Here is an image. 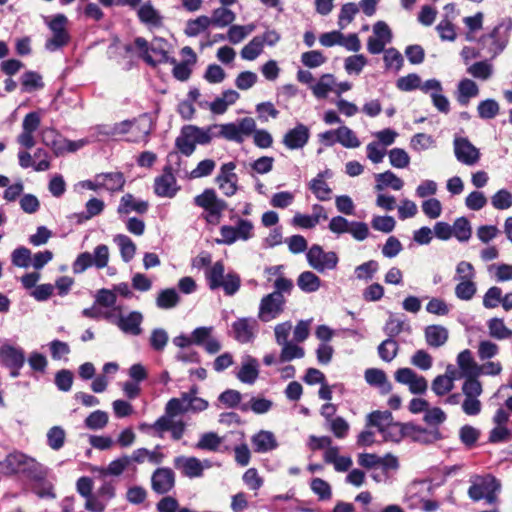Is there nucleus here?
I'll return each instance as SVG.
<instances>
[{
	"instance_id": "f257e3e1",
	"label": "nucleus",
	"mask_w": 512,
	"mask_h": 512,
	"mask_svg": "<svg viewBox=\"0 0 512 512\" xmlns=\"http://www.w3.org/2000/svg\"><path fill=\"white\" fill-rule=\"evenodd\" d=\"M19 477L27 480L32 491L40 498L54 499L56 497L53 485L54 477L50 468L34 457L30 456Z\"/></svg>"
},
{
	"instance_id": "f03ea898",
	"label": "nucleus",
	"mask_w": 512,
	"mask_h": 512,
	"mask_svg": "<svg viewBox=\"0 0 512 512\" xmlns=\"http://www.w3.org/2000/svg\"><path fill=\"white\" fill-rule=\"evenodd\" d=\"M19 477L27 480L32 491L40 498L54 499L56 497L53 485L54 477L50 468L34 457L30 456Z\"/></svg>"
},
{
	"instance_id": "7ed1b4c3",
	"label": "nucleus",
	"mask_w": 512,
	"mask_h": 512,
	"mask_svg": "<svg viewBox=\"0 0 512 512\" xmlns=\"http://www.w3.org/2000/svg\"><path fill=\"white\" fill-rule=\"evenodd\" d=\"M512 31V19H502L490 32L478 39L479 49L490 57L496 58L507 47Z\"/></svg>"
},
{
	"instance_id": "20e7f679",
	"label": "nucleus",
	"mask_w": 512,
	"mask_h": 512,
	"mask_svg": "<svg viewBox=\"0 0 512 512\" xmlns=\"http://www.w3.org/2000/svg\"><path fill=\"white\" fill-rule=\"evenodd\" d=\"M205 280L211 291L222 289L226 296L235 295L241 287V278L234 272L225 273L223 261H216L204 272Z\"/></svg>"
},
{
	"instance_id": "39448f33",
	"label": "nucleus",
	"mask_w": 512,
	"mask_h": 512,
	"mask_svg": "<svg viewBox=\"0 0 512 512\" xmlns=\"http://www.w3.org/2000/svg\"><path fill=\"white\" fill-rule=\"evenodd\" d=\"M500 490L501 483L493 475L475 476L471 479L468 496L473 501L484 499L487 504L493 505L498 502V493Z\"/></svg>"
},
{
	"instance_id": "423d86ee",
	"label": "nucleus",
	"mask_w": 512,
	"mask_h": 512,
	"mask_svg": "<svg viewBox=\"0 0 512 512\" xmlns=\"http://www.w3.org/2000/svg\"><path fill=\"white\" fill-rule=\"evenodd\" d=\"M194 204L204 210L202 218L210 225H218L227 203L218 198L214 189H205L201 194L194 197Z\"/></svg>"
},
{
	"instance_id": "0eeeda50",
	"label": "nucleus",
	"mask_w": 512,
	"mask_h": 512,
	"mask_svg": "<svg viewBox=\"0 0 512 512\" xmlns=\"http://www.w3.org/2000/svg\"><path fill=\"white\" fill-rule=\"evenodd\" d=\"M134 45L139 51V56L152 67L170 61L166 50L167 41L163 38H155L151 44H149L145 38L136 37Z\"/></svg>"
},
{
	"instance_id": "6e6552de",
	"label": "nucleus",
	"mask_w": 512,
	"mask_h": 512,
	"mask_svg": "<svg viewBox=\"0 0 512 512\" xmlns=\"http://www.w3.org/2000/svg\"><path fill=\"white\" fill-rule=\"evenodd\" d=\"M209 133L208 127L183 126L175 140V146L183 155L190 156L195 151L196 144L206 145L211 142Z\"/></svg>"
},
{
	"instance_id": "1a4fd4ad",
	"label": "nucleus",
	"mask_w": 512,
	"mask_h": 512,
	"mask_svg": "<svg viewBox=\"0 0 512 512\" xmlns=\"http://www.w3.org/2000/svg\"><path fill=\"white\" fill-rule=\"evenodd\" d=\"M108 262L109 248L105 244H100L94 248L93 253H80L72 264V270L74 274H81L92 266L103 269Z\"/></svg>"
},
{
	"instance_id": "9d476101",
	"label": "nucleus",
	"mask_w": 512,
	"mask_h": 512,
	"mask_svg": "<svg viewBox=\"0 0 512 512\" xmlns=\"http://www.w3.org/2000/svg\"><path fill=\"white\" fill-rule=\"evenodd\" d=\"M328 228L332 233L343 234L349 233L357 241H364L370 235L368 224L360 221H348L343 216L333 217Z\"/></svg>"
},
{
	"instance_id": "9b49d317",
	"label": "nucleus",
	"mask_w": 512,
	"mask_h": 512,
	"mask_svg": "<svg viewBox=\"0 0 512 512\" xmlns=\"http://www.w3.org/2000/svg\"><path fill=\"white\" fill-rule=\"evenodd\" d=\"M306 259L311 268L319 273L334 270L339 262L336 252H325L318 244H313L306 253Z\"/></svg>"
},
{
	"instance_id": "f8f14e48",
	"label": "nucleus",
	"mask_w": 512,
	"mask_h": 512,
	"mask_svg": "<svg viewBox=\"0 0 512 512\" xmlns=\"http://www.w3.org/2000/svg\"><path fill=\"white\" fill-rule=\"evenodd\" d=\"M483 392L482 383L479 380L464 381L462 384V393L464 400L462 402V411L469 416H476L482 410V404L479 400Z\"/></svg>"
},
{
	"instance_id": "ddd939ff",
	"label": "nucleus",
	"mask_w": 512,
	"mask_h": 512,
	"mask_svg": "<svg viewBox=\"0 0 512 512\" xmlns=\"http://www.w3.org/2000/svg\"><path fill=\"white\" fill-rule=\"evenodd\" d=\"M253 224L250 220L239 219L236 226L223 225L220 228L221 239L217 243L232 245L238 240L247 241L253 237Z\"/></svg>"
},
{
	"instance_id": "4468645a",
	"label": "nucleus",
	"mask_w": 512,
	"mask_h": 512,
	"mask_svg": "<svg viewBox=\"0 0 512 512\" xmlns=\"http://www.w3.org/2000/svg\"><path fill=\"white\" fill-rule=\"evenodd\" d=\"M286 299L278 292L265 295L259 304L258 319L264 323L278 318L284 311Z\"/></svg>"
},
{
	"instance_id": "2eb2a0df",
	"label": "nucleus",
	"mask_w": 512,
	"mask_h": 512,
	"mask_svg": "<svg viewBox=\"0 0 512 512\" xmlns=\"http://www.w3.org/2000/svg\"><path fill=\"white\" fill-rule=\"evenodd\" d=\"M67 17L64 14H57L48 23L53 36L46 41L45 47L49 51H55L69 42V34L66 30Z\"/></svg>"
},
{
	"instance_id": "dca6fc26",
	"label": "nucleus",
	"mask_w": 512,
	"mask_h": 512,
	"mask_svg": "<svg viewBox=\"0 0 512 512\" xmlns=\"http://www.w3.org/2000/svg\"><path fill=\"white\" fill-rule=\"evenodd\" d=\"M114 136L128 135L126 140L129 142H147V136L150 129L147 125H143L136 120H124L113 124Z\"/></svg>"
},
{
	"instance_id": "f3484780",
	"label": "nucleus",
	"mask_w": 512,
	"mask_h": 512,
	"mask_svg": "<svg viewBox=\"0 0 512 512\" xmlns=\"http://www.w3.org/2000/svg\"><path fill=\"white\" fill-rule=\"evenodd\" d=\"M139 22L149 31L158 30L164 27L165 16L158 10L151 1L142 3L136 10Z\"/></svg>"
},
{
	"instance_id": "a211bd4d",
	"label": "nucleus",
	"mask_w": 512,
	"mask_h": 512,
	"mask_svg": "<svg viewBox=\"0 0 512 512\" xmlns=\"http://www.w3.org/2000/svg\"><path fill=\"white\" fill-rule=\"evenodd\" d=\"M258 328V321L253 317L238 318L231 325L233 338L241 344L253 342Z\"/></svg>"
},
{
	"instance_id": "6ab92c4d",
	"label": "nucleus",
	"mask_w": 512,
	"mask_h": 512,
	"mask_svg": "<svg viewBox=\"0 0 512 512\" xmlns=\"http://www.w3.org/2000/svg\"><path fill=\"white\" fill-rule=\"evenodd\" d=\"M396 382L407 385L412 394H424L428 389V382L422 375L411 368H399L394 373Z\"/></svg>"
},
{
	"instance_id": "aec40b11",
	"label": "nucleus",
	"mask_w": 512,
	"mask_h": 512,
	"mask_svg": "<svg viewBox=\"0 0 512 512\" xmlns=\"http://www.w3.org/2000/svg\"><path fill=\"white\" fill-rule=\"evenodd\" d=\"M179 189L180 187L177 185V180L172 172V167L170 165H166L163 168L162 174L157 176L154 180V193L158 197L173 198Z\"/></svg>"
},
{
	"instance_id": "412c9836",
	"label": "nucleus",
	"mask_w": 512,
	"mask_h": 512,
	"mask_svg": "<svg viewBox=\"0 0 512 512\" xmlns=\"http://www.w3.org/2000/svg\"><path fill=\"white\" fill-rule=\"evenodd\" d=\"M176 483V475L169 467H159L151 475V489L158 495L171 492Z\"/></svg>"
},
{
	"instance_id": "4be33fe9",
	"label": "nucleus",
	"mask_w": 512,
	"mask_h": 512,
	"mask_svg": "<svg viewBox=\"0 0 512 512\" xmlns=\"http://www.w3.org/2000/svg\"><path fill=\"white\" fill-rule=\"evenodd\" d=\"M456 159L467 166H473L480 159V151L466 137H455L453 141Z\"/></svg>"
},
{
	"instance_id": "5701e85b",
	"label": "nucleus",
	"mask_w": 512,
	"mask_h": 512,
	"mask_svg": "<svg viewBox=\"0 0 512 512\" xmlns=\"http://www.w3.org/2000/svg\"><path fill=\"white\" fill-rule=\"evenodd\" d=\"M399 467L398 458L388 453L381 458L380 463L371 471L370 476L376 483H389Z\"/></svg>"
},
{
	"instance_id": "b1692460",
	"label": "nucleus",
	"mask_w": 512,
	"mask_h": 512,
	"mask_svg": "<svg viewBox=\"0 0 512 512\" xmlns=\"http://www.w3.org/2000/svg\"><path fill=\"white\" fill-rule=\"evenodd\" d=\"M213 326H201L194 329L191 333L193 345L201 346L209 354H216L221 350L220 341L212 336Z\"/></svg>"
},
{
	"instance_id": "393cba45",
	"label": "nucleus",
	"mask_w": 512,
	"mask_h": 512,
	"mask_svg": "<svg viewBox=\"0 0 512 512\" xmlns=\"http://www.w3.org/2000/svg\"><path fill=\"white\" fill-rule=\"evenodd\" d=\"M30 456L22 451L14 450L0 460V474L4 476H19Z\"/></svg>"
},
{
	"instance_id": "a878e982",
	"label": "nucleus",
	"mask_w": 512,
	"mask_h": 512,
	"mask_svg": "<svg viewBox=\"0 0 512 512\" xmlns=\"http://www.w3.org/2000/svg\"><path fill=\"white\" fill-rule=\"evenodd\" d=\"M235 168L236 165L234 162L225 163L221 166L220 172L216 177V182L218 183L220 190H222L224 195L227 197L233 196L238 189V176L234 172Z\"/></svg>"
},
{
	"instance_id": "bb28decb",
	"label": "nucleus",
	"mask_w": 512,
	"mask_h": 512,
	"mask_svg": "<svg viewBox=\"0 0 512 512\" xmlns=\"http://www.w3.org/2000/svg\"><path fill=\"white\" fill-rule=\"evenodd\" d=\"M309 138V128L302 123H298L284 134L282 143L290 150H297L302 149L308 143Z\"/></svg>"
},
{
	"instance_id": "cd10ccee",
	"label": "nucleus",
	"mask_w": 512,
	"mask_h": 512,
	"mask_svg": "<svg viewBox=\"0 0 512 512\" xmlns=\"http://www.w3.org/2000/svg\"><path fill=\"white\" fill-rule=\"evenodd\" d=\"M174 467L188 478H197L203 475L204 464L196 457L178 456L173 461Z\"/></svg>"
},
{
	"instance_id": "c85d7f7f",
	"label": "nucleus",
	"mask_w": 512,
	"mask_h": 512,
	"mask_svg": "<svg viewBox=\"0 0 512 512\" xmlns=\"http://www.w3.org/2000/svg\"><path fill=\"white\" fill-rule=\"evenodd\" d=\"M0 360L5 366L18 370L24 365L25 356L21 348L4 344L0 347Z\"/></svg>"
},
{
	"instance_id": "c756f323",
	"label": "nucleus",
	"mask_w": 512,
	"mask_h": 512,
	"mask_svg": "<svg viewBox=\"0 0 512 512\" xmlns=\"http://www.w3.org/2000/svg\"><path fill=\"white\" fill-rule=\"evenodd\" d=\"M457 365L460 369V376L465 378L464 381L478 380L477 371L479 364L474 360L469 349H465L458 354Z\"/></svg>"
},
{
	"instance_id": "7c9ffc66",
	"label": "nucleus",
	"mask_w": 512,
	"mask_h": 512,
	"mask_svg": "<svg viewBox=\"0 0 512 512\" xmlns=\"http://www.w3.org/2000/svg\"><path fill=\"white\" fill-rule=\"evenodd\" d=\"M365 381L372 387H376L383 395L389 394L393 387L386 373L379 368H368L364 372Z\"/></svg>"
},
{
	"instance_id": "2f4dec72",
	"label": "nucleus",
	"mask_w": 512,
	"mask_h": 512,
	"mask_svg": "<svg viewBox=\"0 0 512 512\" xmlns=\"http://www.w3.org/2000/svg\"><path fill=\"white\" fill-rule=\"evenodd\" d=\"M414 429V424L411 423H398V422H389L386 427L381 432L385 441H391L395 443H399L403 438L407 437L408 434H411V431Z\"/></svg>"
},
{
	"instance_id": "473e14b6",
	"label": "nucleus",
	"mask_w": 512,
	"mask_h": 512,
	"mask_svg": "<svg viewBox=\"0 0 512 512\" xmlns=\"http://www.w3.org/2000/svg\"><path fill=\"white\" fill-rule=\"evenodd\" d=\"M143 321L142 313L138 311H132L127 315L120 316L117 321L119 329L126 333L134 336H138L142 333L141 323Z\"/></svg>"
},
{
	"instance_id": "72a5a7b5",
	"label": "nucleus",
	"mask_w": 512,
	"mask_h": 512,
	"mask_svg": "<svg viewBox=\"0 0 512 512\" xmlns=\"http://www.w3.org/2000/svg\"><path fill=\"white\" fill-rule=\"evenodd\" d=\"M208 131H210V140L221 137L229 141L242 143V137L238 132L236 123L213 124L208 126Z\"/></svg>"
},
{
	"instance_id": "f704fd0d",
	"label": "nucleus",
	"mask_w": 512,
	"mask_h": 512,
	"mask_svg": "<svg viewBox=\"0 0 512 512\" xmlns=\"http://www.w3.org/2000/svg\"><path fill=\"white\" fill-rule=\"evenodd\" d=\"M251 443L255 452L267 453L277 448L278 442L271 431L261 430L251 438Z\"/></svg>"
},
{
	"instance_id": "c9c22d12",
	"label": "nucleus",
	"mask_w": 512,
	"mask_h": 512,
	"mask_svg": "<svg viewBox=\"0 0 512 512\" xmlns=\"http://www.w3.org/2000/svg\"><path fill=\"white\" fill-rule=\"evenodd\" d=\"M425 340L428 346L433 348H439L448 340L449 332L448 329L442 325H428L424 330Z\"/></svg>"
},
{
	"instance_id": "e433bc0d",
	"label": "nucleus",
	"mask_w": 512,
	"mask_h": 512,
	"mask_svg": "<svg viewBox=\"0 0 512 512\" xmlns=\"http://www.w3.org/2000/svg\"><path fill=\"white\" fill-rule=\"evenodd\" d=\"M259 375L258 362L255 358L247 356L237 372V378L245 384H254Z\"/></svg>"
},
{
	"instance_id": "4c0bfd02",
	"label": "nucleus",
	"mask_w": 512,
	"mask_h": 512,
	"mask_svg": "<svg viewBox=\"0 0 512 512\" xmlns=\"http://www.w3.org/2000/svg\"><path fill=\"white\" fill-rule=\"evenodd\" d=\"M148 207L149 204L147 201L136 200L132 194L127 193L122 196L117 212L119 214H129L135 211L139 214H144L147 212Z\"/></svg>"
},
{
	"instance_id": "58836bf2",
	"label": "nucleus",
	"mask_w": 512,
	"mask_h": 512,
	"mask_svg": "<svg viewBox=\"0 0 512 512\" xmlns=\"http://www.w3.org/2000/svg\"><path fill=\"white\" fill-rule=\"evenodd\" d=\"M101 189L109 192L121 191L125 185V177L122 172L99 173Z\"/></svg>"
},
{
	"instance_id": "ea45409f",
	"label": "nucleus",
	"mask_w": 512,
	"mask_h": 512,
	"mask_svg": "<svg viewBox=\"0 0 512 512\" xmlns=\"http://www.w3.org/2000/svg\"><path fill=\"white\" fill-rule=\"evenodd\" d=\"M165 455L161 452V446L157 445L153 451L146 448H138L131 455L132 461L141 464L146 460L152 464H161Z\"/></svg>"
},
{
	"instance_id": "a19ab883",
	"label": "nucleus",
	"mask_w": 512,
	"mask_h": 512,
	"mask_svg": "<svg viewBox=\"0 0 512 512\" xmlns=\"http://www.w3.org/2000/svg\"><path fill=\"white\" fill-rule=\"evenodd\" d=\"M375 179V189L377 191H382L386 187H390L395 191H399L404 186V181L390 170L376 174Z\"/></svg>"
},
{
	"instance_id": "79ce46f5",
	"label": "nucleus",
	"mask_w": 512,
	"mask_h": 512,
	"mask_svg": "<svg viewBox=\"0 0 512 512\" xmlns=\"http://www.w3.org/2000/svg\"><path fill=\"white\" fill-rule=\"evenodd\" d=\"M457 92L458 102L462 106H466L471 98L479 94V88L473 80L465 78L458 83Z\"/></svg>"
},
{
	"instance_id": "37998d69",
	"label": "nucleus",
	"mask_w": 512,
	"mask_h": 512,
	"mask_svg": "<svg viewBox=\"0 0 512 512\" xmlns=\"http://www.w3.org/2000/svg\"><path fill=\"white\" fill-rule=\"evenodd\" d=\"M487 328L490 337L497 340H505L512 338V330L509 329L502 318H491L487 321Z\"/></svg>"
},
{
	"instance_id": "c03bdc74",
	"label": "nucleus",
	"mask_w": 512,
	"mask_h": 512,
	"mask_svg": "<svg viewBox=\"0 0 512 512\" xmlns=\"http://www.w3.org/2000/svg\"><path fill=\"white\" fill-rule=\"evenodd\" d=\"M336 85L335 77L332 74H323L317 83L311 86L314 96L318 99L326 98L328 93L334 91Z\"/></svg>"
},
{
	"instance_id": "a18cd8bd",
	"label": "nucleus",
	"mask_w": 512,
	"mask_h": 512,
	"mask_svg": "<svg viewBox=\"0 0 512 512\" xmlns=\"http://www.w3.org/2000/svg\"><path fill=\"white\" fill-rule=\"evenodd\" d=\"M180 302V296L175 288L163 289L156 298V305L160 309L175 308Z\"/></svg>"
},
{
	"instance_id": "49530a36",
	"label": "nucleus",
	"mask_w": 512,
	"mask_h": 512,
	"mask_svg": "<svg viewBox=\"0 0 512 512\" xmlns=\"http://www.w3.org/2000/svg\"><path fill=\"white\" fill-rule=\"evenodd\" d=\"M210 18L211 26L223 28L229 26L235 21V13L225 7L216 8L213 10Z\"/></svg>"
},
{
	"instance_id": "de8ad7c7",
	"label": "nucleus",
	"mask_w": 512,
	"mask_h": 512,
	"mask_svg": "<svg viewBox=\"0 0 512 512\" xmlns=\"http://www.w3.org/2000/svg\"><path fill=\"white\" fill-rule=\"evenodd\" d=\"M210 26V18L206 15H201L186 22L184 33L188 37H196L206 31Z\"/></svg>"
},
{
	"instance_id": "09e8293b",
	"label": "nucleus",
	"mask_w": 512,
	"mask_h": 512,
	"mask_svg": "<svg viewBox=\"0 0 512 512\" xmlns=\"http://www.w3.org/2000/svg\"><path fill=\"white\" fill-rule=\"evenodd\" d=\"M297 285L303 292L313 293L320 288L321 279L311 271H304L298 276Z\"/></svg>"
},
{
	"instance_id": "8fccbe9b",
	"label": "nucleus",
	"mask_w": 512,
	"mask_h": 512,
	"mask_svg": "<svg viewBox=\"0 0 512 512\" xmlns=\"http://www.w3.org/2000/svg\"><path fill=\"white\" fill-rule=\"evenodd\" d=\"M47 445L54 451H59L65 445L66 431L61 426H52L46 433Z\"/></svg>"
},
{
	"instance_id": "3c124183",
	"label": "nucleus",
	"mask_w": 512,
	"mask_h": 512,
	"mask_svg": "<svg viewBox=\"0 0 512 512\" xmlns=\"http://www.w3.org/2000/svg\"><path fill=\"white\" fill-rule=\"evenodd\" d=\"M114 242L119 246L121 258L124 262H130L136 253V245L124 234H118L114 237Z\"/></svg>"
},
{
	"instance_id": "603ef678",
	"label": "nucleus",
	"mask_w": 512,
	"mask_h": 512,
	"mask_svg": "<svg viewBox=\"0 0 512 512\" xmlns=\"http://www.w3.org/2000/svg\"><path fill=\"white\" fill-rule=\"evenodd\" d=\"M393 420L389 411H373L366 417V427H376L381 433L386 425Z\"/></svg>"
},
{
	"instance_id": "864d4df0",
	"label": "nucleus",
	"mask_w": 512,
	"mask_h": 512,
	"mask_svg": "<svg viewBox=\"0 0 512 512\" xmlns=\"http://www.w3.org/2000/svg\"><path fill=\"white\" fill-rule=\"evenodd\" d=\"M379 357L385 362L394 360L399 351V344L395 339L387 338L377 348Z\"/></svg>"
},
{
	"instance_id": "5fc2aeb1",
	"label": "nucleus",
	"mask_w": 512,
	"mask_h": 512,
	"mask_svg": "<svg viewBox=\"0 0 512 512\" xmlns=\"http://www.w3.org/2000/svg\"><path fill=\"white\" fill-rule=\"evenodd\" d=\"M324 174L319 173L316 178L312 179L309 188L320 201H327L330 199L332 190L328 184L323 180Z\"/></svg>"
},
{
	"instance_id": "6e6d98bb",
	"label": "nucleus",
	"mask_w": 512,
	"mask_h": 512,
	"mask_svg": "<svg viewBox=\"0 0 512 512\" xmlns=\"http://www.w3.org/2000/svg\"><path fill=\"white\" fill-rule=\"evenodd\" d=\"M42 142L50 147L55 155L64 153V139H60L54 129H45L42 131Z\"/></svg>"
},
{
	"instance_id": "4d7b16f0",
	"label": "nucleus",
	"mask_w": 512,
	"mask_h": 512,
	"mask_svg": "<svg viewBox=\"0 0 512 512\" xmlns=\"http://www.w3.org/2000/svg\"><path fill=\"white\" fill-rule=\"evenodd\" d=\"M42 142L50 147L55 155L64 153V139H60L54 129H45L42 131Z\"/></svg>"
},
{
	"instance_id": "13d9d810",
	"label": "nucleus",
	"mask_w": 512,
	"mask_h": 512,
	"mask_svg": "<svg viewBox=\"0 0 512 512\" xmlns=\"http://www.w3.org/2000/svg\"><path fill=\"white\" fill-rule=\"evenodd\" d=\"M383 330L385 334L388 336V338L394 339L403 331L410 332L411 327L408 324H406L404 320H401L391 315L389 319L386 321Z\"/></svg>"
},
{
	"instance_id": "bf43d9fd",
	"label": "nucleus",
	"mask_w": 512,
	"mask_h": 512,
	"mask_svg": "<svg viewBox=\"0 0 512 512\" xmlns=\"http://www.w3.org/2000/svg\"><path fill=\"white\" fill-rule=\"evenodd\" d=\"M467 72L476 79L486 81L493 74V66L488 61H478L468 67Z\"/></svg>"
},
{
	"instance_id": "052dcab7",
	"label": "nucleus",
	"mask_w": 512,
	"mask_h": 512,
	"mask_svg": "<svg viewBox=\"0 0 512 512\" xmlns=\"http://www.w3.org/2000/svg\"><path fill=\"white\" fill-rule=\"evenodd\" d=\"M337 140L346 148H357L361 144L354 131L347 126L337 128Z\"/></svg>"
},
{
	"instance_id": "680f3d73",
	"label": "nucleus",
	"mask_w": 512,
	"mask_h": 512,
	"mask_svg": "<svg viewBox=\"0 0 512 512\" xmlns=\"http://www.w3.org/2000/svg\"><path fill=\"white\" fill-rule=\"evenodd\" d=\"M263 51V40L260 36L254 37L248 44H246L241 50V57L244 60L253 61Z\"/></svg>"
},
{
	"instance_id": "e2e57ef3",
	"label": "nucleus",
	"mask_w": 512,
	"mask_h": 512,
	"mask_svg": "<svg viewBox=\"0 0 512 512\" xmlns=\"http://www.w3.org/2000/svg\"><path fill=\"white\" fill-rule=\"evenodd\" d=\"M104 202L98 198H91L85 205V211L77 214L79 221H86L102 213Z\"/></svg>"
},
{
	"instance_id": "0e129e2a",
	"label": "nucleus",
	"mask_w": 512,
	"mask_h": 512,
	"mask_svg": "<svg viewBox=\"0 0 512 512\" xmlns=\"http://www.w3.org/2000/svg\"><path fill=\"white\" fill-rule=\"evenodd\" d=\"M477 292L474 280L459 281L455 286V296L462 301H470Z\"/></svg>"
},
{
	"instance_id": "69168bd1",
	"label": "nucleus",
	"mask_w": 512,
	"mask_h": 512,
	"mask_svg": "<svg viewBox=\"0 0 512 512\" xmlns=\"http://www.w3.org/2000/svg\"><path fill=\"white\" fill-rule=\"evenodd\" d=\"M108 419L105 411L96 410L86 417L84 424L90 430H100L108 424Z\"/></svg>"
},
{
	"instance_id": "338daca9",
	"label": "nucleus",
	"mask_w": 512,
	"mask_h": 512,
	"mask_svg": "<svg viewBox=\"0 0 512 512\" xmlns=\"http://www.w3.org/2000/svg\"><path fill=\"white\" fill-rule=\"evenodd\" d=\"M452 236L456 237L459 241H468L471 237V226L467 218H457L452 226Z\"/></svg>"
},
{
	"instance_id": "774afa93",
	"label": "nucleus",
	"mask_w": 512,
	"mask_h": 512,
	"mask_svg": "<svg viewBox=\"0 0 512 512\" xmlns=\"http://www.w3.org/2000/svg\"><path fill=\"white\" fill-rule=\"evenodd\" d=\"M491 204L497 210H507L512 207V193L507 189L498 190L491 197Z\"/></svg>"
}]
</instances>
